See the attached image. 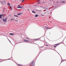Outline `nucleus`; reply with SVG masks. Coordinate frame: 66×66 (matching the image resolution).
Wrapping results in <instances>:
<instances>
[{
  "mask_svg": "<svg viewBox=\"0 0 66 66\" xmlns=\"http://www.w3.org/2000/svg\"><path fill=\"white\" fill-rule=\"evenodd\" d=\"M64 61H63V60H62V61H61V63H62V62H64Z\"/></svg>",
  "mask_w": 66,
  "mask_h": 66,
  "instance_id": "obj_21",
  "label": "nucleus"
},
{
  "mask_svg": "<svg viewBox=\"0 0 66 66\" xmlns=\"http://www.w3.org/2000/svg\"><path fill=\"white\" fill-rule=\"evenodd\" d=\"M8 60H10V59H8Z\"/></svg>",
  "mask_w": 66,
  "mask_h": 66,
  "instance_id": "obj_32",
  "label": "nucleus"
},
{
  "mask_svg": "<svg viewBox=\"0 0 66 66\" xmlns=\"http://www.w3.org/2000/svg\"><path fill=\"white\" fill-rule=\"evenodd\" d=\"M18 66H21V65L20 64H18Z\"/></svg>",
  "mask_w": 66,
  "mask_h": 66,
  "instance_id": "obj_17",
  "label": "nucleus"
},
{
  "mask_svg": "<svg viewBox=\"0 0 66 66\" xmlns=\"http://www.w3.org/2000/svg\"><path fill=\"white\" fill-rule=\"evenodd\" d=\"M37 39H34V40H38Z\"/></svg>",
  "mask_w": 66,
  "mask_h": 66,
  "instance_id": "obj_19",
  "label": "nucleus"
},
{
  "mask_svg": "<svg viewBox=\"0 0 66 66\" xmlns=\"http://www.w3.org/2000/svg\"><path fill=\"white\" fill-rule=\"evenodd\" d=\"M24 1V0H23L22 1V2H23V1Z\"/></svg>",
  "mask_w": 66,
  "mask_h": 66,
  "instance_id": "obj_24",
  "label": "nucleus"
},
{
  "mask_svg": "<svg viewBox=\"0 0 66 66\" xmlns=\"http://www.w3.org/2000/svg\"><path fill=\"white\" fill-rule=\"evenodd\" d=\"M9 41L11 42V41H10V40H9Z\"/></svg>",
  "mask_w": 66,
  "mask_h": 66,
  "instance_id": "obj_33",
  "label": "nucleus"
},
{
  "mask_svg": "<svg viewBox=\"0 0 66 66\" xmlns=\"http://www.w3.org/2000/svg\"><path fill=\"white\" fill-rule=\"evenodd\" d=\"M3 3V2H1V3L2 4Z\"/></svg>",
  "mask_w": 66,
  "mask_h": 66,
  "instance_id": "obj_16",
  "label": "nucleus"
},
{
  "mask_svg": "<svg viewBox=\"0 0 66 66\" xmlns=\"http://www.w3.org/2000/svg\"><path fill=\"white\" fill-rule=\"evenodd\" d=\"M58 2H57V3Z\"/></svg>",
  "mask_w": 66,
  "mask_h": 66,
  "instance_id": "obj_35",
  "label": "nucleus"
},
{
  "mask_svg": "<svg viewBox=\"0 0 66 66\" xmlns=\"http://www.w3.org/2000/svg\"><path fill=\"white\" fill-rule=\"evenodd\" d=\"M40 4V3H37V4Z\"/></svg>",
  "mask_w": 66,
  "mask_h": 66,
  "instance_id": "obj_28",
  "label": "nucleus"
},
{
  "mask_svg": "<svg viewBox=\"0 0 66 66\" xmlns=\"http://www.w3.org/2000/svg\"><path fill=\"white\" fill-rule=\"evenodd\" d=\"M46 46H48V45H46Z\"/></svg>",
  "mask_w": 66,
  "mask_h": 66,
  "instance_id": "obj_30",
  "label": "nucleus"
},
{
  "mask_svg": "<svg viewBox=\"0 0 66 66\" xmlns=\"http://www.w3.org/2000/svg\"><path fill=\"white\" fill-rule=\"evenodd\" d=\"M7 4H8V5H9V6H10V4L9 3H7Z\"/></svg>",
  "mask_w": 66,
  "mask_h": 66,
  "instance_id": "obj_14",
  "label": "nucleus"
},
{
  "mask_svg": "<svg viewBox=\"0 0 66 66\" xmlns=\"http://www.w3.org/2000/svg\"><path fill=\"white\" fill-rule=\"evenodd\" d=\"M14 16H15V17H18V15H14Z\"/></svg>",
  "mask_w": 66,
  "mask_h": 66,
  "instance_id": "obj_15",
  "label": "nucleus"
},
{
  "mask_svg": "<svg viewBox=\"0 0 66 66\" xmlns=\"http://www.w3.org/2000/svg\"><path fill=\"white\" fill-rule=\"evenodd\" d=\"M1 15H2V16H4V14H1Z\"/></svg>",
  "mask_w": 66,
  "mask_h": 66,
  "instance_id": "obj_26",
  "label": "nucleus"
},
{
  "mask_svg": "<svg viewBox=\"0 0 66 66\" xmlns=\"http://www.w3.org/2000/svg\"><path fill=\"white\" fill-rule=\"evenodd\" d=\"M10 35H15V34H13L12 33H10L9 34Z\"/></svg>",
  "mask_w": 66,
  "mask_h": 66,
  "instance_id": "obj_3",
  "label": "nucleus"
},
{
  "mask_svg": "<svg viewBox=\"0 0 66 66\" xmlns=\"http://www.w3.org/2000/svg\"><path fill=\"white\" fill-rule=\"evenodd\" d=\"M60 43L59 44V43H58L57 44H55V45L56 46H58V45H60Z\"/></svg>",
  "mask_w": 66,
  "mask_h": 66,
  "instance_id": "obj_5",
  "label": "nucleus"
},
{
  "mask_svg": "<svg viewBox=\"0 0 66 66\" xmlns=\"http://www.w3.org/2000/svg\"><path fill=\"white\" fill-rule=\"evenodd\" d=\"M3 3H4V4H5L6 3V2H5V1H4V2H3Z\"/></svg>",
  "mask_w": 66,
  "mask_h": 66,
  "instance_id": "obj_12",
  "label": "nucleus"
},
{
  "mask_svg": "<svg viewBox=\"0 0 66 66\" xmlns=\"http://www.w3.org/2000/svg\"><path fill=\"white\" fill-rule=\"evenodd\" d=\"M34 63V62H32L31 63V65H33V64Z\"/></svg>",
  "mask_w": 66,
  "mask_h": 66,
  "instance_id": "obj_13",
  "label": "nucleus"
},
{
  "mask_svg": "<svg viewBox=\"0 0 66 66\" xmlns=\"http://www.w3.org/2000/svg\"><path fill=\"white\" fill-rule=\"evenodd\" d=\"M22 14L21 13H19L17 14L18 15H21Z\"/></svg>",
  "mask_w": 66,
  "mask_h": 66,
  "instance_id": "obj_7",
  "label": "nucleus"
},
{
  "mask_svg": "<svg viewBox=\"0 0 66 66\" xmlns=\"http://www.w3.org/2000/svg\"><path fill=\"white\" fill-rule=\"evenodd\" d=\"M2 15H0V18H1V19H2Z\"/></svg>",
  "mask_w": 66,
  "mask_h": 66,
  "instance_id": "obj_11",
  "label": "nucleus"
},
{
  "mask_svg": "<svg viewBox=\"0 0 66 66\" xmlns=\"http://www.w3.org/2000/svg\"><path fill=\"white\" fill-rule=\"evenodd\" d=\"M3 20L4 22H6V20H7V18H6L5 20L4 19H3Z\"/></svg>",
  "mask_w": 66,
  "mask_h": 66,
  "instance_id": "obj_2",
  "label": "nucleus"
},
{
  "mask_svg": "<svg viewBox=\"0 0 66 66\" xmlns=\"http://www.w3.org/2000/svg\"><path fill=\"white\" fill-rule=\"evenodd\" d=\"M32 13H34V14L35 13V12L34 11H32Z\"/></svg>",
  "mask_w": 66,
  "mask_h": 66,
  "instance_id": "obj_10",
  "label": "nucleus"
},
{
  "mask_svg": "<svg viewBox=\"0 0 66 66\" xmlns=\"http://www.w3.org/2000/svg\"><path fill=\"white\" fill-rule=\"evenodd\" d=\"M18 6H19H19H20V5H18Z\"/></svg>",
  "mask_w": 66,
  "mask_h": 66,
  "instance_id": "obj_29",
  "label": "nucleus"
},
{
  "mask_svg": "<svg viewBox=\"0 0 66 66\" xmlns=\"http://www.w3.org/2000/svg\"><path fill=\"white\" fill-rule=\"evenodd\" d=\"M26 38H27V39H28V40H29V38L26 37Z\"/></svg>",
  "mask_w": 66,
  "mask_h": 66,
  "instance_id": "obj_20",
  "label": "nucleus"
},
{
  "mask_svg": "<svg viewBox=\"0 0 66 66\" xmlns=\"http://www.w3.org/2000/svg\"><path fill=\"white\" fill-rule=\"evenodd\" d=\"M56 47V46H54V48H55Z\"/></svg>",
  "mask_w": 66,
  "mask_h": 66,
  "instance_id": "obj_27",
  "label": "nucleus"
},
{
  "mask_svg": "<svg viewBox=\"0 0 66 66\" xmlns=\"http://www.w3.org/2000/svg\"><path fill=\"white\" fill-rule=\"evenodd\" d=\"M40 48H41V47H40Z\"/></svg>",
  "mask_w": 66,
  "mask_h": 66,
  "instance_id": "obj_36",
  "label": "nucleus"
},
{
  "mask_svg": "<svg viewBox=\"0 0 66 66\" xmlns=\"http://www.w3.org/2000/svg\"><path fill=\"white\" fill-rule=\"evenodd\" d=\"M38 16V14H36L35 15V17H37Z\"/></svg>",
  "mask_w": 66,
  "mask_h": 66,
  "instance_id": "obj_8",
  "label": "nucleus"
},
{
  "mask_svg": "<svg viewBox=\"0 0 66 66\" xmlns=\"http://www.w3.org/2000/svg\"><path fill=\"white\" fill-rule=\"evenodd\" d=\"M24 42H29V40L24 39L23 40Z\"/></svg>",
  "mask_w": 66,
  "mask_h": 66,
  "instance_id": "obj_1",
  "label": "nucleus"
},
{
  "mask_svg": "<svg viewBox=\"0 0 66 66\" xmlns=\"http://www.w3.org/2000/svg\"><path fill=\"white\" fill-rule=\"evenodd\" d=\"M41 16H45V15H41Z\"/></svg>",
  "mask_w": 66,
  "mask_h": 66,
  "instance_id": "obj_25",
  "label": "nucleus"
},
{
  "mask_svg": "<svg viewBox=\"0 0 66 66\" xmlns=\"http://www.w3.org/2000/svg\"><path fill=\"white\" fill-rule=\"evenodd\" d=\"M22 7H21L20 6L19 7H17V8H18V9H20V8H22Z\"/></svg>",
  "mask_w": 66,
  "mask_h": 66,
  "instance_id": "obj_6",
  "label": "nucleus"
},
{
  "mask_svg": "<svg viewBox=\"0 0 66 66\" xmlns=\"http://www.w3.org/2000/svg\"><path fill=\"white\" fill-rule=\"evenodd\" d=\"M10 7L11 10H12V7H11V6H10Z\"/></svg>",
  "mask_w": 66,
  "mask_h": 66,
  "instance_id": "obj_22",
  "label": "nucleus"
},
{
  "mask_svg": "<svg viewBox=\"0 0 66 66\" xmlns=\"http://www.w3.org/2000/svg\"><path fill=\"white\" fill-rule=\"evenodd\" d=\"M65 2L64 1H63L62 3H65Z\"/></svg>",
  "mask_w": 66,
  "mask_h": 66,
  "instance_id": "obj_23",
  "label": "nucleus"
},
{
  "mask_svg": "<svg viewBox=\"0 0 66 66\" xmlns=\"http://www.w3.org/2000/svg\"><path fill=\"white\" fill-rule=\"evenodd\" d=\"M16 0H15V1H16Z\"/></svg>",
  "mask_w": 66,
  "mask_h": 66,
  "instance_id": "obj_34",
  "label": "nucleus"
},
{
  "mask_svg": "<svg viewBox=\"0 0 66 66\" xmlns=\"http://www.w3.org/2000/svg\"><path fill=\"white\" fill-rule=\"evenodd\" d=\"M45 29H50V28H49L47 27V26H45Z\"/></svg>",
  "mask_w": 66,
  "mask_h": 66,
  "instance_id": "obj_4",
  "label": "nucleus"
},
{
  "mask_svg": "<svg viewBox=\"0 0 66 66\" xmlns=\"http://www.w3.org/2000/svg\"><path fill=\"white\" fill-rule=\"evenodd\" d=\"M48 12H45L44 14H47V13H48Z\"/></svg>",
  "mask_w": 66,
  "mask_h": 66,
  "instance_id": "obj_18",
  "label": "nucleus"
},
{
  "mask_svg": "<svg viewBox=\"0 0 66 66\" xmlns=\"http://www.w3.org/2000/svg\"><path fill=\"white\" fill-rule=\"evenodd\" d=\"M28 11H30V10H29V9H28Z\"/></svg>",
  "mask_w": 66,
  "mask_h": 66,
  "instance_id": "obj_31",
  "label": "nucleus"
},
{
  "mask_svg": "<svg viewBox=\"0 0 66 66\" xmlns=\"http://www.w3.org/2000/svg\"><path fill=\"white\" fill-rule=\"evenodd\" d=\"M14 20V19L12 18L10 20V21H12V20Z\"/></svg>",
  "mask_w": 66,
  "mask_h": 66,
  "instance_id": "obj_9",
  "label": "nucleus"
}]
</instances>
